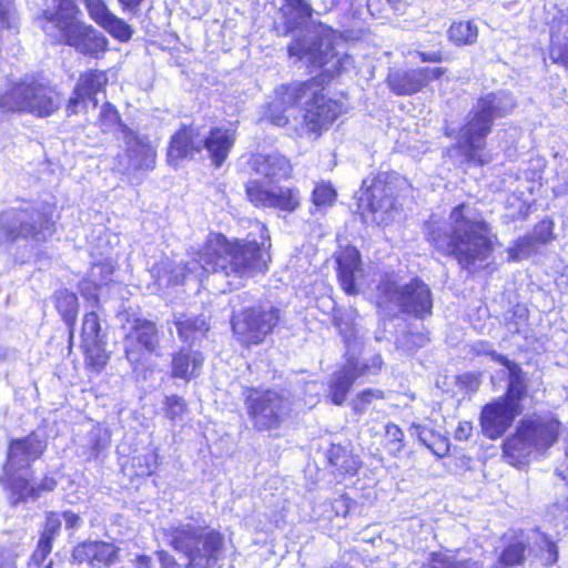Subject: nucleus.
Listing matches in <instances>:
<instances>
[{
    "label": "nucleus",
    "mask_w": 568,
    "mask_h": 568,
    "mask_svg": "<svg viewBox=\"0 0 568 568\" xmlns=\"http://www.w3.org/2000/svg\"><path fill=\"white\" fill-rule=\"evenodd\" d=\"M288 53L298 61H305L313 70H322L314 85V94H310L305 102L303 115L306 131L320 134L342 111L339 103L322 93V84L348 70L353 65V58L338 53L331 32L324 29L302 31L288 45Z\"/></svg>",
    "instance_id": "f257e3e1"
},
{
    "label": "nucleus",
    "mask_w": 568,
    "mask_h": 568,
    "mask_svg": "<svg viewBox=\"0 0 568 568\" xmlns=\"http://www.w3.org/2000/svg\"><path fill=\"white\" fill-rule=\"evenodd\" d=\"M426 235L439 253L454 257L463 270L470 273L494 251L490 227L471 204L455 206L447 221L430 220Z\"/></svg>",
    "instance_id": "f03ea898"
},
{
    "label": "nucleus",
    "mask_w": 568,
    "mask_h": 568,
    "mask_svg": "<svg viewBox=\"0 0 568 568\" xmlns=\"http://www.w3.org/2000/svg\"><path fill=\"white\" fill-rule=\"evenodd\" d=\"M262 242L256 240H236L234 242L221 234L211 239L203 251V261L209 272L221 273L226 277L243 280L267 270L270 254L265 247L263 225L258 226Z\"/></svg>",
    "instance_id": "7ed1b4c3"
},
{
    "label": "nucleus",
    "mask_w": 568,
    "mask_h": 568,
    "mask_svg": "<svg viewBox=\"0 0 568 568\" xmlns=\"http://www.w3.org/2000/svg\"><path fill=\"white\" fill-rule=\"evenodd\" d=\"M514 108L513 95L505 91L487 93L474 103L458 139V148L467 162L479 165L488 162L479 152L486 145V138L491 132L494 121L508 115Z\"/></svg>",
    "instance_id": "20e7f679"
},
{
    "label": "nucleus",
    "mask_w": 568,
    "mask_h": 568,
    "mask_svg": "<svg viewBox=\"0 0 568 568\" xmlns=\"http://www.w3.org/2000/svg\"><path fill=\"white\" fill-rule=\"evenodd\" d=\"M45 448V439L37 432L10 439L0 484L10 491L13 505L24 501L29 497H38V489L30 484L31 465L42 456Z\"/></svg>",
    "instance_id": "39448f33"
},
{
    "label": "nucleus",
    "mask_w": 568,
    "mask_h": 568,
    "mask_svg": "<svg viewBox=\"0 0 568 568\" xmlns=\"http://www.w3.org/2000/svg\"><path fill=\"white\" fill-rule=\"evenodd\" d=\"M166 541L187 558L186 568H213L222 556L224 538L215 529L178 524L163 529Z\"/></svg>",
    "instance_id": "423d86ee"
},
{
    "label": "nucleus",
    "mask_w": 568,
    "mask_h": 568,
    "mask_svg": "<svg viewBox=\"0 0 568 568\" xmlns=\"http://www.w3.org/2000/svg\"><path fill=\"white\" fill-rule=\"evenodd\" d=\"M244 407L255 432L277 436L292 416L293 402L284 392L248 388Z\"/></svg>",
    "instance_id": "0eeeda50"
},
{
    "label": "nucleus",
    "mask_w": 568,
    "mask_h": 568,
    "mask_svg": "<svg viewBox=\"0 0 568 568\" xmlns=\"http://www.w3.org/2000/svg\"><path fill=\"white\" fill-rule=\"evenodd\" d=\"M80 14L72 13L42 22L39 27L55 42L69 45L83 55L98 59L108 50L109 41L93 26L79 19Z\"/></svg>",
    "instance_id": "6e6552de"
},
{
    "label": "nucleus",
    "mask_w": 568,
    "mask_h": 568,
    "mask_svg": "<svg viewBox=\"0 0 568 568\" xmlns=\"http://www.w3.org/2000/svg\"><path fill=\"white\" fill-rule=\"evenodd\" d=\"M61 103L54 87L36 79H24L0 95L1 112H26L40 118L57 112Z\"/></svg>",
    "instance_id": "1a4fd4ad"
},
{
    "label": "nucleus",
    "mask_w": 568,
    "mask_h": 568,
    "mask_svg": "<svg viewBox=\"0 0 568 568\" xmlns=\"http://www.w3.org/2000/svg\"><path fill=\"white\" fill-rule=\"evenodd\" d=\"M377 304L390 314L399 311L417 318H424L432 314V293L423 281L412 280L399 285L397 282L385 278L377 286Z\"/></svg>",
    "instance_id": "9d476101"
},
{
    "label": "nucleus",
    "mask_w": 568,
    "mask_h": 568,
    "mask_svg": "<svg viewBox=\"0 0 568 568\" xmlns=\"http://www.w3.org/2000/svg\"><path fill=\"white\" fill-rule=\"evenodd\" d=\"M0 232L9 241H44L53 232L51 216L38 207L10 209L0 214Z\"/></svg>",
    "instance_id": "9b49d317"
},
{
    "label": "nucleus",
    "mask_w": 568,
    "mask_h": 568,
    "mask_svg": "<svg viewBox=\"0 0 568 568\" xmlns=\"http://www.w3.org/2000/svg\"><path fill=\"white\" fill-rule=\"evenodd\" d=\"M281 310L272 305L246 307L232 317L233 332L245 344H258L277 325Z\"/></svg>",
    "instance_id": "f8f14e48"
},
{
    "label": "nucleus",
    "mask_w": 568,
    "mask_h": 568,
    "mask_svg": "<svg viewBox=\"0 0 568 568\" xmlns=\"http://www.w3.org/2000/svg\"><path fill=\"white\" fill-rule=\"evenodd\" d=\"M124 355L136 367L146 355H161V337L156 324L146 318H134L124 337Z\"/></svg>",
    "instance_id": "ddd939ff"
},
{
    "label": "nucleus",
    "mask_w": 568,
    "mask_h": 568,
    "mask_svg": "<svg viewBox=\"0 0 568 568\" xmlns=\"http://www.w3.org/2000/svg\"><path fill=\"white\" fill-rule=\"evenodd\" d=\"M395 205L394 186L388 181L387 174H378L375 178L363 181L358 195V209L373 214L377 223L386 222Z\"/></svg>",
    "instance_id": "4468645a"
},
{
    "label": "nucleus",
    "mask_w": 568,
    "mask_h": 568,
    "mask_svg": "<svg viewBox=\"0 0 568 568\" xmlns=\"http://www.w3.org/2000/svg\"><path fill=\"white\" fill-rule=\"evenodd\" d=\"M248 201L256 207H270L294 212L300 205V195L290 187H266L258 179H251L245 184Z\"/></svg>",
    "instance_id": "2eb2a0df"
},
{
    "label": "nucleus",
    "mask_w": 568,
    "mask_h": 568,
    "mask_svg": "<svg viewBox=\"0 0 568 568\" xmlns=\"http://www.w3.org/2000/svg\"><path fill=\"white\" fill-rule=\"evenodd\" d=\"M119 139L124 143L126 171H152L155 168L156 150L148 135L123 125Z\"/></svg>",
    "instance_id": "dca6fc26"
},
{
    "label": "nucleus",
    "mask_w": 568,
    "mask_h": 568,
    "mask_svg": "<svg viewBox=\"0 0 568 568\" xmlns=\"http://www.w3.org/2000/svg\"><path fill=\"white\" fill-rule=\"evenodd\" d=\"M317 77L304 82L281 85L275 90V98L270 104L271 122L284 126L288 121V112L295 104L306 102L310 94H314Z\"/></svg>",
    "instance_id": "f3484780"
},
{
    "label": "nucleus",
    "mask_w": 568,
    "mask_h": 568,
    "mask_svg": "<svg viewBox=\"0 0 568 568\" xmlns=\"http://www.w3.org/2000/svg\"><path fill=\"white\" fill-rule=\"evenodd\" d=\"M480 348L477 349L478 353H486L491 356L493 361L499 363L505 366L508 371V383L507 390L505 395L500 396L505 398L508 403L517 407L521 410L520 402L527 397L528 388H529V377L526 372L521 368V366L506 356L498 354L496 351L491 349L487 344H479Z\"/></svg>",
    "instance_id": "a211bd4d"
},
{
    "label": "nucleus",
    "mask_w": 568,
    "mask_h": 568,
    "mask_svg": "<svg viewBox=\"0 0 568 568\" xmlns=\"http://www.w3.org/2000/svg\"><path fill=\"white\" fill-rule=\"evenodd\" d=\"M520 409L499 397L485 405L480 413V425L485 436L496 439L511 426Z\"/></svg>",
    "instance_id": "6ab92c4d"
},
{
    "label": "nucleus",
    "mask_w": 568,
    "mask_h": 568,
    "mask_svg": "<svg viewBox=\"0 0 568 568\" xmlns=\"http://www.w3.org/2000/svg\"><path fill=\"white\" fill-rule=\"evenodd\" d=\"M203 150L201 130L195 125L184 126L172 135L168 151V161L178 166L183 159H192Z\"/></svg>",
    "instance_id": "aec40b11"
},
{
    "label": "nucleus",
    "mask_w": 568,
    "mask_h": 568,
    "mask_svg": "<svg viewBox=\"0 0 568 568\" xmlns=\"http://www.w3.org/2000/svg\"><path fill=\"white\" fill-rule=\"evenodd\" d=\"M520 425L535 450H545L552 446L561 430L560 422L552 416H537L536 418L521 420Z\"/></svg>",
    "instance_id": "412c9836"
},
{
    "label": "nucleus",
    "mask_w": 568,
    "mask_h": 568,
    "mask_svg": "<svg viewBox=\"0 0 568 568\" xmlns=\"http://www.w3.org/2000/svg\"><path fill=\"white\" fill-rule=\"evenodd\" d=\"M203 149L209 153L215 168L222 166L227 159L236 140V130L233 128L214 126L202 132Z\"/></svg>",
    "instance_id": "4be33fe9"
},
{
    "label": "nucleus",
    "mask_w": 568,
    "mask_h": 568,
    "mask_svg": "<svg viewBox=\"0 0 568 568\" xmlns=\"http://www.w3.org/2000/svg\"><path fill=\"white\" fill-rule=\"evenodd\" d=\"M74 561L88 562L93 567L111 566L118 561L119 549L111 542L105 541H85L72 551Z\"/></svg>",
    "instance_id": "5701e85b"
},
{
    "label": "nucleus",
    "mask_w": 568,
    "mask_h": 568,
    "mask_svg": "<svg viewBox=\"0 0 568 568\" xmlns=\"http://www.w3.org/2000/svg\"><path fill=\"white\" fill-rule=\"evenodd\" d=\"M251 166L256 175L270 182L287 179L292 171L290 161L284 155L275 152L253 155Z\"/></svg>",
    "instance_id": "b1692460"
},
{
    "label": "nucleus",
    "mask_w": 568,
    "mask_h": 568,
    "mask_svg": "<svg viewBox=\"0 0 568 568\" xmlns=\"http://www.w3.org/2000/svg\"><path fill=\"white\" fill-rule=\"evenodd\" d=\"M367 366L358 368V361L354 357L347 359L344 367L334 373L331 385L329 396L335 405H342L354 384V382L365 375Z\"/></svg>",
    "instance_id": "393cba45"
},
{
    "label": "nucleus",
    "mask_w": 568,
    "mask_h": 568,
    "mask_svg": "<svg viewBox=\"0 0 568 568\" xmlns=\"http://www.w3.org/2000/svg\"><path fill=\"white\" fill-rule=\"evenodd\" d=\"M174 326L180 339L193 344L202 339L210 329L209 317L205 314H178L174 315Z\"/></svg>",
    "instance_id": "a878e982"
},
{
    "label": "nucleus",
    "mask_w": 568,
    "mask_h": 568,
    "mask_svg": "<svg viewBox=\"0 0 568 568\" xmlns=\"http://www.w3.org/2000/svg\"><path fill=\"white\" fill-rule=\"evenodd\" d=\"M203 362L204 357L200 352L182 348L172 357L171 376L190 382L200 375Z\"/></svg>",
    "instance_id": "bb28decb"
},
{
    "label": "nucleus",
    "mask_w": 568,
    "mask_h": 568,
    "mask_svg": "<svg viewBox=\"0 0 568 568\" xmlns=\"http://www.w3.org/2000/svg\"><path fill=\"white\" fill-rule=\"evenodd\" d=\"M387 83L397 95H410L424 88L423 78L417 69L390 72Z\"/></svg>",
    "instance_id": "cd10ccee"
},
{
    "label": "nucleus",
    "mask_w": 568,
    "mask_h": 568,
    "mask_svg": "<svg viewBox=\"0 0 568 568\" xmlns=\"http://www.w3.org/2000/svg\"><path fill=\"white\" fill-rule=\"evenodd\" d=\"M280 11L284 18L286 33H288L302 22L311 19L314 10L310 0H284Z\"/></svg>",
    "instance_id": "c85d7f7f"
},
{
    "label": "nucleus",
    "mask_w": 568,
    "mask_h": 568,
    "mask_svg": "<svg viewBox=\"0 0 568 568\" xmlns=\"http://www.w3.org/2000/svg\"><path fill=\"white\" fill-rule=\"evenodd\" d=\"M53 300L58 313L69 327L70 338H73L74 325L79 311L77 295L68 290H60L55 292Z\"/></svg>",
    "instance_id": "c756f323"
},
{
    "label": "nucleus",
    "mask_w": 568,
    "mask_h": 568,
    "mask_svg": "<svg viewBox=\"0 0 568 568\" xmlns=\"http://www.w3.org/2000/svg\"><path fill=\"white\" fill-rule=\"evenodd\" d=\"M110 275L111 268L108 265L95 264L91 270L90 278L80 282L81 294L94 306H98L99 303L97 290L110 280Z\"/></svg>",
    "instance_id": "7c9ffc66"
},
{
    "label": "nucleus",
    "mask_w": 568,
    "mask_h": 568,
    "mask_svg": "<svg viewBox=\"0 0 568 568\" xmlns=\"http://www.w3.org/2000/svg\"><path fill=\"white\" fill-rule=\"evenodd\" d=\"M503 448L504 454L516 462H520L535 450L520 424L516 434L505 440Z\"/></svg>",
    "instance_id": "2f4dec72"
},
{
    "label": "nucleus",
    "mask_w": 568,
    "mask_h": 568,
    "mask_svg": "<svg viewBox=\"0 0 568 568\" xmlns=\"http://www.w3.org/2000/svg\"><path fill=\"white\" fill-rule=\"evenodd\" d=\"M108 82V78L104 72L99 70H90L83 73L75 88L78 92H81L87 99L93 101L94 105H97V93L100 92Z\"/></svg>",
    "instance_id": "473e14b6"
},
{
    "label": "nucleus",
    "mask_w": 568,
    "mask_h": 568,
    "mask_svg": "<svg viewBox=\"0 0 568 568\" xmlns=\"http://www.w3.org/2000/svg\"><path fill=\"white\" fill-rule=\"evenodd\" d=\"M326 458L341 473H354L358 468L357 458L341 445H332L326 452Z\"/></svg>",
    "instance_id": "72a5a7b5"
},
{
    "label": "nucleus",
    "mask_w": 568,
    "mask_h": 568,
    "mask_svg": "<svg viewBox=\"0 0 568 568\" xmlns=\"http://www.w3.org/2000/svg\"><path fill=\"white\" fill-rule=\"evenodd\" d=\"M206 263L203 261V252L199 254V258H192L185 263H175L172 261V275L176 276V285L182 284L187 277L194 276L201 278L207 273Z\"/></svg>",
    "instance_id": "f704fd0d"
},
{
    "label": "nucleus",
    "mask_w": 568,
    "mask_h": 568,
    "mask_svg": "<svg viewBox=\"0 0 568 568\" xmlns=\"http://www.w3.org/2000/svg\"><path fill=\"white\" fill-rule=\"evenodd\" d=\"M72 13H81L77 0H52V4L43 9L37 17L38 24L62 18Z\"/></svg>",
    "instance_id": "c9c22d12"
},
{
    "label": "nucleus",
    "mask_w": 568,
    "mask_h": 568,
    "mask_svg": "<svg viewBox=\"0 0 568 568\" xmlns=\"http://www.w3.org/2000/svg\"><path fill=\"white\" fill-rule=\"evenodd\" d=\"M448 36L457 45H469L477 40L478 29L471 21L453 22Z\"/></svg>",
    "instance_id": "e433bc0d"
},
{
    "label": "nucleus",
    "mask_w": 568,
    "mask_h": 568,
    "mask_svg": "<svg viewBox=\"0 0 568 568\" xmlns=\"http://www.w3.org/2000/svg\"><path fill=\"white\" fill-rule=\"evenodd\" d=\"M334 325L342 335L348 351L357 345V328L352 313H339L334 316Z\"/></svg>",
    "instance_id": "4c0bfd02"
},
{
    "label": "nucleus",
    "mask_w": 568,
    "mask_h": 568,
    "mask_svg": "<svg viewBox=\"0 0 568 568\" xmlns=\"http://www.w3.org/2000/svg\"><path fill=\"white\" fill-rule=\"evenodd\" d=\"M82 347L85 354V362L89 366L95 371H101L108 362V355L105 353L103 341H94L92 343H82Z\"/></svg>",
    "instance_id": "58836bf2"
},
{
    "label": "nucleus",
    "mask_w": 568,
    "mask_h": 568,
    "mask_svg": "<svg viewBox=\"0 0 568 568\" xmlns=\"http://www.w3.org/2000/svg\"><path fill=\"white\" fill-rule=\"evenodd\" d=\"M409 432L412 436H416L418 440L428 449H430L435 455L442 457L447 454L448 445L446 442H442V450L436 449V443H434V440L436 439L437 435L434 434L430 429L419 424H412Z\"/></svg>",
    "instance_id": "ea45409f"
},
{
    "label": "nucleus",
    "mask_w": 568,
    "mask_h": 568,
    "mask_svg": "<svg viewBox=\"0 0 568 568\" xmlns=\"http://www.w3.org/2000/svg\"><path fill=\"white\" fill-rule=\"evenodd\" d=\"M113 38L119 41H129L133 34L132 28L122 19L111 13L101 24Z\"/></svg>",
    "instance_id": "a19ab883"
},
{
    "label": "nucleus",
    "mask_w": 568,
    "mask_h": 568,
    "mask_svg": "<svg viewBox=\"0 0 568 568\" xmlns=\"http://www.w3.org/2000/svg\"><path fill=\"white\" fill-rule=\"evenodd\" d=\"M539 246L536 244L535 240L528 234L518 239L511 246L508 247V260L511 262L521 261L528 258L532 253H535Z\"/></svg>",
    "instance_id": "79ce46f5"
},
{
    "label": "nucleus",
    "mask_w": 568,
    "mask_h": 568,
    "mask_svg": "<svg viewBox=\"0 0 568 568\" xmlns=\"http://www.w3.org/2000/svg\"><path fill=\"white\" fill-rule=\"evenodd\" d=\"M526 557V545L520 540H516L507 545L499 557L500 564L505 567H514L521 565Z\"/></svg>",
    "instance_id": "37998d69"
},
{
    "label": "nucleus",
    "mask_w": 568,
    "mask_h": 568,
    "mask_svg": "<svg viewBox=\"0 0 568 568\" xmlns=\"http://www.w3.org/2000/svg\"><path fill=\"white\" fill-rule=\"evenodd\" d=\"M172 272L174 273V270L170 260L161 261L153 266L152 275L160 288L176 285V276L172 275Z\"/></svg>",
    "instance_id": "c03bdc74"
},
{
    "label": "nucleus",
    "mask_w": 568,
    "mask_h": 568,
    "mask_svg": "<svg viewBox=\"0 0 568 568\" xmlns=\"http://www.w3.org/2000/svg\"><path fill=\"white\" fill-rule=\"evenodd\" d=\"M101 326L100 321L95 312L87 313L83 317L82 323V343H92L94 341H101L100 335Z\"/></svg>",
    "instance_id": "a18cd8bd"
},
{
    "label": "nucleus",
    "mask_w": 568,
    "mask_h": 568,
    "mask_svg": "<svg viewBox=\"0 0 568 568\" xmlns=\"http://www.w3.org/2000/svg\"><path fill=\"white\" fill-rule=\"evenodd\" d=\"M99 122L103 132H111L115 128H118L121 132V126L124 125L120 123L119 112L111 103L103 104L100 112Z\"/></svg>",
    "instance_id": "49530a36"
},
{
    "label": "nucleus",
    "mask_w": 568,
    "mask_h": 568,
    "mask_svg": "<svg viewBox=\"0 0 568 568\" xmlns=\"http://www.w3.org/2000/svg\"><path fill=\"white\" fill-rule=\"evenodd\" d=\"M131 465L136 476H149L156 468V454L145 453L134 456L131 459Z\"/></svg>",
    "instance_id": "de8ad7c7"
},
{
    "label": "nucleus",
    "mask_w": 568,
    "mask_h": 568,
    "mask_svg": "<svg viewBox=\"0 0 568 568\" xmlns=\"http://www.w3.org/2000/svg\"><path fill=\"white\" fill-rule=\"evenodd\" d=\"M110 435L106 429L102 427H94L88 434V445L91 448V455L98 457V455L109 446Z\"/></svg>",
    "instance_id": "09e8293b"
},
{
    "label": "nucleus",
    "mask_w": 568,
    "mask_h": 568,
    "mask_svg": "<svg viewBox=\"0 0 568 568\" xmlns=\"http://www.w3.org/2000/svg\"><path fill=\"white\" fill-rule=\"evenodd\" d=\"M422 568H474V564L468 560L456 561L446 554H433L429 564Z\"/></svg>",
    "instance_id": "8fccbe9b"
},
{
    "label": "nucleus",
    "mask_w": 568,
    "mask_h": 568,
    "mask_svg": "<svg viewBox=\"0 0 568 568\" xmlns=\"http://www.w3.org/2000/svg\"><path fill=\"white\" fill-rule=\"evenodd\" d=\"M17 24L14 0H0V29H16Z\"/></svg>",
    "instance_id": "3c124183"
},
{
    "label": "nucleus",
    "mask_w": 568,
    "mask_h": 568,
    "mask_svg": "<svg viewBox=\"0 0 568 568\" xmlns=\"http://www.w3.org/2000/svg\"><path fill=\"white\" fill-rule=\"evenodd\" d=\"M338 271H361L359 252L347 248L337 257Z\"/></svg>",
    "instance_id": "603ef678"
},
{
    "label": "nucleus",
    "mask_w": 568,
    "mask_h": 568,
    "mask_svg": "<svg viewBox=\"0 0 568 568\" xmlns=\"http://www.w3.org/2000/svg\"><path fill=\"white\" fill-rule=\"evenodd\" d=\"M185 412L186 403L182 397L178 395L166 396L165 415L170 420L175 422L181 418Z\"/></svg>",
    "instance_id": "864d4df0"
},
{
    "label": "nucleus",
    "mask_w": 568,
    "mask_h": 568,
    "mask_svg": "<svg viewBox=\"0 0 568 568\" xmlns=\"http://www.w3.org/2000/svg\"><path fill=\"white\" fill-rule=\"evenodd\" d=\"M89 17L99 26L112 13L103 0H83Z\"/></svg>",
    "instance_id": "5fc2aeb1"
},
{
    "label": "nucleus",
    "mask_w": 568,
    "mask_h": 568,
    "mask_svg": "<svg viewBox=\"0 0 568 568\" xmlns=\"http://www.w3.org/2000/svg\"><path fill=\"white\" fill-rule=\"evenodd\" d=\"M336 197V192L329 184H320L313 191V203L316 206L331 205Z\"/></svg>",
    "instance_id": "6e6d98bb"
},
{
    "label": "nucleus",
    "mask_w": 568,
    "mask_h": 568,
    "mask_svg": "<svg viewBox=\"0 0 568 568\" xmlns=\"http://www.w3.org/2000/svg\"><path fill=\"white\" fill-rule=\"evenodd\" d=\"M554 224L551 221H541L529 234L538 246L549 243L552 240Z\"/></svg>",
    "instance_id": "4d7b16f0"
},
{
    "label": "nucleus",
    "mask_w": 568,
    "mask_h": 568,
    "mask_svg": "<svg viewBox=\"0 0 568 568\" xmlns=\"http://www.w3.org/2000/svg\"><path fill=\"white\" fill-rule=\"evenodd\" d=\"M48 536L49 535L40 537L37 549L33 551V554L30 558V561H29L30 567H32V566L40 567L41 564L45 560L47 556L51 552L52 544H50Z\"/></svg>",
    "instance_id": "13d9d810"
},
{
    "label": "nucleus",
    "mask_w": 568,
    "mask_h": 568,
    "mask_svg": "<svg viewBox=\"0 0 568 568\" xmlns=\"http://www.w3.org/2000/svg\"><path fill=\"white\" fill-rule=\"evenodd\" d=\"M383 397V393L377 389H366L362 392L357 398L354 400L353 407L354 410L362 415L365 413L367 405L371 404L374 399H379Z\"/></svg>",
    "instance_id": "bf43d9fd"
},
{
    "label": "nucleus",
    "mask_w": 568,
    "mask_h": 568,
    "mask_svg": "<svg viewBox=\"0 0 568 568\" xmlns=\"http://www.w3.org/2000/svg\"><path fill=\"white\" fill-rule=\"evenodd\" d=\"M385 435L389 444L394 445V449L399 452L404 445V433L403 430L395 424L389 423L385 426Z\"/></svg>",
    "instance_id": "052dcab7"
},
{
    "label": "nucleus",
    "mask_w": 568,
    "mask_h": 568,
    "mask_svg": "<svg viewBox=\"0 0 568 568\" xmlns=\"http://www.w3.org/2000/svg\"><path fill=\"white\" fill-rule=\"evenodd\" d=\"M358 271H338L339 282L343 290L348 295H355L357 293L355 276Z\"/></svg>",
    "instance_id": "680f3d73"
},
{
    "label": "nucleus",
    "mask_w": 568,
    "mask_h": 568,
    "mask_svg": "<svg viewBox=\"0 0 568 568\" xmlns=\"http://www.w3.org/2000/svg\"><path fill=\"white\" fill-rule=\"evenodd\" d=\"M428 342V337L424 334L407 333L404 335L400 343L407 348L413 351L414 348L423 347Z\"/></svg>",
    "instance_id": "e2e57ef3"
},
{
    "label": "nucleus",
    "mask_w": 568,
    "mask_h": 568,
    "mask_svg": "<svg viewBox=\"0 0 568 568\" xmlns=\"http://www.w3.org/2000/svg\"><path fill=\"white\" fill-rule=\"evenodd\" d=\"M550 59L555 63L568 67V43L564 47L554 44L550 48Z\"/></svg>",
    "instance_id": "0e129e2a"
},
{
    "label": "nucleus",
    "mask_w": 568,
    "mask_h": 568,
    "mask_svg": "<svg viewBox=\"0 0 568 568\" xmlns=\"http://www.w3.org/2000/svg\"><path fill=\"white\" fill-rule=\"evenodd\" d=\"M85 100L87 98L81 92H78L77 88H74L73 93L70 97L67 104V114H77L79 111V106L82 105L85 102Z\"/></svg>",
    "instance_id": "69168bd1"
},
{
    "label": "nucleus",
    "mask_w": 568,
    "mask_h": 568,
    "mask_svg": "<svg viewBox=\"0 0 568 568\" xmlns=\"http://www.w3.org/2000/svg\"><path fill=\"white\" fill-rule=\"evenodd\" d=\"M417 71L420 72L424 87H426L429 81L439 79L445 73V69L443 68H418Z\"/></svg>",
    "instance_id": "338daca9"
},
{
    "label": "nucleus",
    "mask_w": 568,
    "mask_h": 568,
    "mask_svg": "<svg viewBox=\"0 0 568 568\" xmlns=\"http://www.w3.org/2000/svg\"><path fill=\"white\" fill-rule=\"evenodd\" d=\"M61 526V519L59 518L58 515H50L47 519V524H45V528L43 530V532L41 534V536H47L49 535V540H50V544L52 542V538L54 536V534L59 530Z\"/></svg>",
    "instance_id": "774afa93"
}]
</instances>
